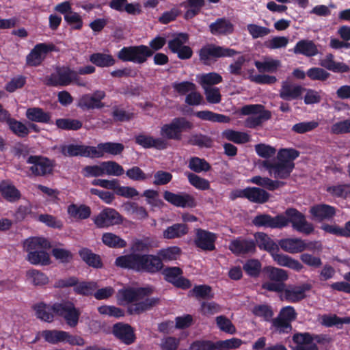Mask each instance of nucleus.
Segmentation results:
<instances>
[{"label": "nucleus", "mask_w": 350, "mask_h": 350, "mask_svg": "<svg viewBox=\"0 0 350 350\" xmlns=\"http://www.w3.org/2000/svg\"><path fill=\"white\" fill-rule=\"evenodd\" d=\"M152 292L150 287L123 288L118 293V301L122 305H129L130 314H140L158 304L159 299L150 296Z\"/></svg>", "instance_id": "obj_1"}, {"label": "nucleus", "mask_w": 350, "mask_h": 350, "mask_svg": "<svg viewBox=\"0 0 350 350\" xmlns=\"http://www.w3.org/2000/svg\"><path fill=\"white\" fill-rule=\"evenodd\" d=\"M298 156L299 152L295 149L282 148L278 152L277 161L264 160L259 163V166L267 170L274 178L284 179L290 176L295 166L293 161Z\"/></svg>", "instance_id": "obj_2"}, {"label": "nucleus", "mask_w": 350, "mask_h": 350, "mask_svg": "<svg viewBox=\"0 0 350 350\" xmlns=\"http://www.w3.org/2000/svg\"><path fill=\"white\" fill-rule=\"evenodd\" d=\"M116 265L123 268L137 271L157 272L162 268L163 264L159 256L132 254L120 256L116 260Z\"/></svg>", "instance_id": "obj_3"}, {"label": "nucleus", "mask_w": 350, "mask_h": 350, "mask_svg": "<svg viewBox=\"0 0 350 350\" xmlns=\"http://www.w3.org/2000/svg\"><path fill=\"white\" fill-rule=\"evenodd\" d=\"M51 247L49 241L43 237H31L23 243L24 250L28 252L27 260L33 265H47L51 262L49 254L44 251Z\"/></svg>", "instance_id": "obj_4"}, {"label": "nucleus", "mask_w": 350, "mask_h": 350, "mask_svg": "<svg viewBox=\"0 0 350 350\" xmlns=\"http://www.w3.org/2000/svg\"><path fill=\"white\" fill-rule=\"evenodd\" d=\"M263 271L269 280V281L262 283V288L263 289L278 293L284 290L285 285L284 282L288 278V275L286 270L273 266H267L264 267Z\"/></svg>", "instance_id": "obj_5"}, {"label": "nucleus", "mask_w": 350, "mask_h": 350, "mask_svg": "<svg viewBox=\"0 0 350 350\" xmlns=\"http://www.w3.org/2000/svg\"><path fill=\"white\" fill-rule=\"evenodd\" d=\"M237 113L241 115L250 116L244 123L245 126L247 128H255L271 118L270 112L265 110L261 105H245Z\"/></svg>", "instance_id": "obj_6"}, {"label": "nucleus", "mask_w": 350, "mask_h": 350, "mask_svg": "<svg viewBox=\"0 0 350 350\" xmlns=\"http://www.w3.org/2000/svg\"><path fill=\"white\" fill-rule=\"evenodd\" d=\"M193 124L189 121L183 118H174L171 122L165 124L161 126L160 135L167 141V139L180 140L181 133L191 129Z\"/></svg>", "instance_id": "obj_7"}, {"label": "nucleus", "mask_w": 350, "mask_h": 350, "mask_svg": "<svg viewBox=\"0 0 350 350\" xmlns=\"http://www.w3.org/2000/svg\"><path fill=\"white\" fill-rule=\"evenodd\" d=\"M153 54L151 49L145 45L123 47L118 53V57L123 62L142 64Z\"/></svg>", "instance_id": "obj_8"}, {"label": "nucleus", "mask_w": 350, "mask_h": 350, "mask_svg": "<svg viewBox=\"0 0 350 350\" xmlns=\"http://www.w3.org/2000/svg\"><path fill=\"white\" fill-rule=\"evenodd\" d=\"M53 312L63 317L68 325L75 327L77 325L81 315L80 310L70 301L53 304Z\"/></svg>", "instance_id": "obj_9"}, {"label": "nucleus", "mask_w": 350, "mask_h": 350, "mask_svg": "<svg viewBox=\"0 0 350 350\" xmlns=\"http://www.w3.org/2000/svg\"><path fill=\"white\" fill-rule=\"evenodd\" d=\"M281 215L284 216L297 231L309 234L314 230L312 224L308 222L304 215L295 208H288Z\"/></svg>", "instance_id": "obj_10"}, {"label": "nucleus", "mask_w": 350, "mask_h": 350, "mask_svg": "<svg viewBox=\"0 0 350 350\" xmlns=\"http://www.w3.org/2000/svg\"><path fill=\"white\" fill-rule=\"evenodd\" d=\"M77 79V72L68 67L58 68L46 79V84L52 86H66Z\"/></svg>", "instance_id": "obj_11"}, {"label": "nucleus", "mask_w": 350, "mask_h": 350, "mask_svg": "<svg viewBox=\"0 0 350 350\" xmlns=\"http://www.w3.org/2000/svg\"><path fill=\"white\" fill-rule=\"evenodd\" d=\"M77 281L75 278L61 279L55 282V287L63 288L75 286L74 291L83 295H92L97 288V284L94 282H82L77 284Z\"/></svg>", "instance_id": "obj_12"}, {"label": "nucleus", "mask_w": 350, "mask_h": 350, "mask_svg": "<svg viewBox=\"0 0 350 350\" xmlns=\"http://www.w3.org/2000/svg\"><path fill=\"white\" fill-rule=\"evenodd\" d=\"M235 54H237V51L233 49L210 44L200 50V57L205 64H208L209 61L213 58L232 57Z\"/></svg>", "instance_id": "obj_13"}, {"label": "nucleus", "mask_w": 350, "mask_h": 350, "mask_svg": "<svg viewBox=\"0 0 350 350\" xmlns=\"http://www.w3.org/2000/svg\"><path fill=\"white\" fill-rule=\"evenodd\" d=\"M123 221L120 214L113 208L103 209L94 219L95 224L99 228H107L118 225Z\"/></svg>", "instance_id": "obj_14"}, {"label": "nucleus", "mask_w": 350, "mask_h": 350, "mask_svg": "<svg viewBox=\"0 0 350 350\" xmlns=\"http://www.w3.org/2000/svg\"><path fill=\"white\" fill-rule=\"evenodd\" d=\"M53 44L40 43L36 44L26 57L27 64L31 66L40 65L48 53L54 51Z\"/></svg>", "instance_id": "obj_15"}, {"label": "nucleus", "mask_w": 350, "mask_h": 350, "mask_svg": "<svg viewBox=\"0 0 350 350\" xmlns=\"http://www.w3.org/2000/svg\"><path fill=\"white\" fill-rule=\"evenodd\" d=\"M188 40L186 33H179L168 42L170 49L174 53H177L180 59H189L191 57L192 51L190 47L185 44Z\"/></svg>", "instance_id": "obj_16"}, {"label": "nucleus", "mask_w": 350, "mask_h": 350, "mask_svg": "<svg viewBox=\"0 0 350 350\" xmlns=\"http://www.w3.org/2000/svg\"><path fill=\"white\" fill-rule=\"evenodd\" d=\"M105 97V92L96 90L93 94L83 95L79 100L78 107L83 110L92 109H100L105 106L102 100Z\"/></svg>", "instance_id": "obj_17"}, {"label": "nucleus", "mask_w": 350, "mask_h": 350, "mask_svg": "<svg viewBox=\"0 0 350 350\" xmlns=\"http://www.w3.org/2000/svg\"><path fill=\"white\" fill-rule=\"evenodd\" d=\"M253 224L256 226H263L271 228H282L288 226L287 219L280 215L271 217L269 215L262 214L256 216L253 219Z\"/></svg>", "instance_id": "obj_18"}, {"label": "nucleus", "mask_w": 350, "mask_h": 350, "mask_svg": "<svg viewBox=\"0 0 350 350\" xmlns=\"http://www.w3.org/2000/svg\"><path fill=\"white\" fill-rule=\"evenodd\" d=\"M27 163L32 164L30 171L36 176H44L50 174L53 170L51 161L45 157L31 156L28 158Z\"/></svg>", "instance_id": "obj_19"}, {"label": "nucleus", "mask_w": 350, "mask_h": 350, "mask_svg": "<svg viewBox=\"0 0 350 350\" xmlns=\"http://www.w3.org/2000/svg\"><path fill=\"white\" fill-rule=\"evenodd\" d=\"M164 199L169 203L178 207H193L196 206L194 198L187 193H174L165 191L163 193Z\"/></svg>", "instance_id": "obj_20"}, {"label": "nucleus", "mask_w": 350, "mask_h": 350, "mask_svg": "<svg viewBox=\"0 0 350 350\" xmlns=\"http://www.w3.org/2000/svg\"><path fill=\"white\" fill-rule=\"evenodd\" d=\"M163 274L167 281L178 288L187 289L191 286L189 280L181 276L182 271L178 267L167 268Z\"/></svg>", "instance_id": "obj_21"}, {"label": "nucleus", "mask_w": 350, "mask_h": 350, "mask_svg": "<svg viewBox=\"0 0 350 350\" xmlns=\"http://www.w3.org/2000/svg\"><path fill=\"white\" fill-rule=\"evenodd\" d=\"M135 142L144 148H156L163 150L167 148V141L160 137H154L151 135L141 134L135 137Z\"/></svg>", "instance_id": "obj_22"}, {"label": "nucleus", "mask_w": 350, "mask_h": 350, "mask_svg": "<svg viewBox=\"0 0 350 350\" xmlns=\"http://www.w3.org/2000/svg\"><path fill=\"white\" fill-rule=\"evenodd\" d=\"M278 245L282 250L290 254H296L303 252L310 246L304 241L298 238H287L281 239Z\"/></svg>", "instance_id": "obj_23"}, {"label": "nucleus", "mask_w": 350, "mask_h": 350, "mask_svg": "<svg viewBox=\"0 0 350 350\" xmlns=\"http://www.w3.org/2000/svg\"><path fill=\"white\" fill-rule=\"evenodd\" d=\"M209 29L215 36H226L234 32V26L230 20L226 18H217L209 25Z\"/></svg>", "instance_id": "obj_24"}, {"label": "nucleus", "mask_w": 350, "mask_h": 350, "mask_svg": "<svg viewBox=\"0 0 350 350\" xmlns=\"http://www.w3.org/2000/svg\"><path fill=\"white\" fill-rule=\"evenodd\" d=\"M216 235L212 232L198 230L195 239L196 245L203 250L211 251L215 249Z\"/></svg>", "instance_id": "obj_25"}, {"label": "nucleus", "mask_w": 350, "mask_h": 350, "mask_svg": "<svg viewBox=\"0 0 350 350\" xmlns=\"http://www.w3.org/2000/svg\"><path fill=\"white\" fill-rule=\"evenodd\" d=\"M113 334L127 345L131 344L135 340L133 330L128 324L122 323L115 324L113 327Z\"/></svg>", "instance_id": "obj_26"}, {"label": "nucleus", "mask_w": 350, "mask_h": 350, "mask_svg": "<svg viewBox=\"0 0 350 350\" xmlns=\"http://www.w3.org/2000/svg\"><path fill=\"white\" fill-rule=\"evenodd\" d=\"M229 249L235 254L254 253L256 251V245L252 241L237 239L230 242Z\"/></svg>", "instance_id": "obj_27"}, {"label": "nucleus", "mask_w": 350, "mask_h": 350, "mask_svg": "<svg viewBox=\"0 0 350 350\" xmlns=\"http://www.w3.org/2000/svg\"><path fill=\"white\" fill-rule=\"evenodd\" d=\"M322 67L334 72H347L350 70L349 66L342 62H336L332 53H327L319 60Z\"/></svg>", "instance_id": "obj_28"}, {"label": "nucleus", "mask_w": 350, "mask_h": 350, "mask_svg": "<svg viewBox=\"0 0 350 350\" xmlns=\"http://www.w3.org/2000/svg\"><path fill=\"white\" fill-rule=\"evenodd\" d=\"M303 90L301 86L285 81L282 83L280 96L284 100H291L298 98L301 94Z\"/></svg>", "instance_id": "obj_29"}, {"label": "nucleus", "mask_w": 350, "mask_h": 350, "mask_svg": "<svg viewBox=\"0 0 350 350\" xmlns=\"http://www.w3.org/2000/svg\"><path fill=\"white\" fill-rule=\"evenodd\" d=\"M271 257L279 266L285 267L295 271H300L303 269V265L297 260L288 255L275 252L274 254H272Z\"/></svg>", "instance_id": "obj_30"}, {"label": "nucleus", "mask_w": 350, "mask_h": 350, "mask_svg": "<svg viewBox=\"0 0 350 350\" xmlns=\"http://www.w3.org/2000/svg\"><path fill=\"white\" fill-rule=\"evenodd\" d=\"M254 237L256 244L260 250L268 252L271 256L275 252H278V245L267 234L263 232H257L255 234Z\"/></svg>", "instance_id": "obj_31"}, {"label": "nucleus", "mask_w": 350, "mask_h": 350, "mask_svg": "<svg viewBox=\"0 0 350 350\" xmlns=\"http://www.w3.org/2000/svg\"><path fill=\"white\" fill-rule=\"evenodd\" d=\"M295 54H301L307 57L314 56L318 54V49L313 41L310 40H301L299 41L293 48Z\"/></svg>", "instance_id": "obj_32"}, {"label": "nucleus", "mask_w": 350, "mask_h": 350, "mask_svg": "<svg viewBox=\"0 0 350 350\" xmlns=\"http://www.w3.org/2000/svg\"><path fill=\"white\" fill-rule=\"evenodd\" d=\"M310 213L314 219L322 221L332 218L335 215V209L327 204H319L311 207Z\"/></svg>", "instance_id": "obj_33"}, {"label": "nucleus", "mask_w": 350, "mask_h": 350, "mask_svg": "<svg viewBox=\"0 0 350 350\" xmlns=\"http://www.w3.org/2000/svg\"><path fill=\"white\" fill-rule=\"evenodd\" d=\"M25 116L26 118L31 122L45 124L51 123V113L44 111L42 109L39 107H31L27 109Z\"/></svg>", "instance_id": "obj_34"}, {"label": "nucleus", "mask_w": 350, "mask_h": 350, "mask_svg": "<svg viewBox=\"0 0 350 350\" xmlns=\"http://www.w3.org/2000/svg\"><path fill=\"white\" fill-rule=\"evenodd\" d=\"M0 192L1 196L10 202H14L21 198L20 191L10 181L3 180L1 182Z\"/></svg>", "instance_id": "obj_35"}, {"label": "nucleus", "mask_w": 350, "mask_h": 350, "mask_svg": "<svg viewBox=\"0 0 350 350\" xmlns=\"http://www.w3.org/2000/svg\"><path fill=\"white\" fill-rule=\"evenodd\" d=\"M293 341L297 344L295 350H319L317 346L312 343V338L308 333L295 334Z\"/></svg>", "instance_id": "obj_36"}, {"label": "nucleus", "mask_w": 350, "mask_h": 350, "mask_svg": "<svg viewBox=\"0 0 350 350\" xmlns=\"http://www.w3.org/2000/svg\"><path fill=\"white\" fill-rule=\"evenodd\" d=\"M309 289L310 286L308 284L292 286L284 290V297L288 301L296 302L304 299L306 291Z\"/></svg>", "instance_id": "obj_37"}, {"label": "nucleus", "mask_w": 350, "mask_h": 350, "mask_svg": "<svg viewBox=\"0 0 350 350\" xmlns=\"http://www.w3.org/2000/svg\"><path fill=\"white\" fill-rule=\"evenodd\" d=\"M280 62L269 57H265L262 60L256 61L254 65L260 72H275L280 66Z\"/></svg>", "instance_id": "obj_38"}, {"label": "nucleus", "mask_w": 350, "mask_h": 350, "mask_svg": "<svg viewBox=\"0 0 350 350\" xmlns=\"http://www.w3.org/2000/svg\"><path fill=\"white\" fill-rule=\"evenodd\" d=\"M90 61L99 67H109L116 63V60L112 55L101 53H96L91 55Z\"/></svg>", "instance_id": "obj_39"}, {"label": "nucleus", "mask_w": 350, "mask_h": 350, "mask_svg": "<svg viewBox=\"0 0 350 350\" xmlns=\"http://www.w3.org/2000/svg\"><path fill=\"white\" fill-rule=\"evenodd\" d=\"M187 232L188 228L185 224H176L166 228L163 232V237L164 239H172L180 237Z\"/></svg>", "instance_id": "obj_40"}, {"label": "nucleus", "mask_w": 350, "mask_h": 350, "mask_svg": "<svg viewBox=\"0 0 350 350\" xmlns=\"http://www.w3.org/2000/svg\"><path fill=\"white\" fill-rule=\"evenodd\" d=\"M34 310L37 317L46 322H51L53 319V305L49 306L40 303L34 306Z\"/></svg>", "instance_id": "obj_41"}, {"label": "nucleus", "mask_w": 350, "mask_h": 350, "mask_svg": "<svg viewBox=\"0 0 350 350\" xmlns=\"http://www.w3.org/2000/svg\"><path fill=\"white\" fill-rule=\"evenodd\" d=\"M269 194L258 187H247V199L256 203H264L268 200Z\"/></svg>", "instance_id": "obj_42"}, {"label": "nucleus", "mask_w": 350, "mask_h": 350, "mask_svg": "<svg viewBox=\"0 0 350 350\" xmlns=\"http://www.w3.org/2000/svg\"><path fill=\"white\" fill-rule=\"evenodd\" d=\"M41 336L44 340L51 344L65 342L66 332L62 330H45L42 332Z\"/></svg>", "instance_id": "obj_43"}, {"label": "nucleus", "mask_w": 350, "mask_h": 350, "mask_svg": "<svg viewBox=\"0 0 350 350\" xmlns=\"http://www.w3.org/2000/svg\"><path fill=\"white\" fill-rule=\"evenodd\" d=\"M222 137L237 144H244L250 141V136L246 133L231 129L224 131Z\"/></svg>", "instance_id": "obj_44"}, {"label": "nucleus", "mask_w": 350, "mask_h": 350, "mask_svg": "<svg viewBox=\"0 0 350 350\" xmlns=\"http://www.w3.org/2000/svg\"><path fill=\"white\" fill-rule=\"evenodd\" d=\"M27 281L35 286H41L46 284L49 282V278L43 273L31 269L26 273Z\"/></svg>", "instance_id": "obj_45"}, {"label": "nucleus", "mask_w": 350, "mask_h": 350, "mask_svg": "<svg viewBox=\"0 0 350 350\" xmlns=\"http://www.w3.org/2000/svg\"><path fill=\"white\" fill-rule=\"evenodd\" d=\"M198 79L203 88L212 87L213 85L218 84L222 81L221 76L216 72L202 74L198 76Z\"/></svg>", "instance_id": "obj_46"}, {"label": "nucleus", "mask_w": 350, "mask_h": 350, "mask_svg": "<svg viewBox=\"0 0 350 350\" xmlns=\"http://www.w3.org/2000/svg\"><path fill=\"white\" fill-rule=\"evenodd\" d=\"M124 210L130 215H133L138 219H143L148 217V214L146 208L139 206L135 202H127L124 205Z\"/></svg>", "instance_id": "obj_47"}, {"label": "nucleus", "mask_w": 350, "mask_h": 350, "mask_svg": "<svg viewBox=\"0 0 350 350\" xmlns=\"http://www.w3.org/2000/svg\"><path fill=\"white\" fill-rule=\"evenodd\" d=\"M7 123L10 129L18 137H26L29 133V128L25 124L15 119L9 118Z\"/></svg>", "instance_id": "obj_48"}, {"label": "nucleus", "mask_w": 350, "mask_h": 350, "mask_svg": "<svg viewBox=\"0 0 350 350\" xmlns=\"http://www.w3.org/2000/svg\"><path fill=\"white\" fill-rule=\"evenodd\" d=\"M250 181L271 191H273L282 185L281 182L273 180L267 177H261L259 176L252 177Z\"/></svg>", "instance_id": "obj_49"}, {"label": "nucleus", "mask_w": 350, "mask_h": 350, "mask_svg": "<svg viewBox=\"0 0 350 350\" xmlns=\"http://www.w3.org/2000/svg\"><path fill=\"white\" fill-rule=\"evenodd\" d=\"M90 209L86 206L71 204L68 207V213L77 219H86L90 215Z\"/></svg>", "instance_id": "obj_50"}, {"label": "nucleus", "mask_w": 350, "mask_h": 350, "mask_svg": "<svg viewBox=\"0 0 350 350\" xmlns=\"http://www.w3.org/2000/svg\"><path fill=\"white\" fill-rule=\"evenodd\" d=\"M104 175L120 176L124 172V168L113 161H103Z\"/></svg>", "instance_id": "obj_51"}, {"label": "nucleus", "mask_w": 350, "mask_h": 350, "mask_svg": "<svg viewBox=\"0 0 350 350\" xmlns=\"http://www.w3.org/2000/svg\"><path fill=\"white\" fill-rule=\"evenodd\" d=\"M242 343V340L237 338L220 340L216 343H213L214 348L213 350H230V349H236L239 347Z\"/></svg>", "instance_id": "obj_52"}, {"label": "nucleus", "mask_w": 350, "mask_h": 350, "mask_svg": "<svg viewBox=\"0 0 350 350\" xmlns=\"http://www.w3.org/2000/svg\"><path fill=\"white\" fill-rule=\"evenodd\" d=\"M103 243L110 247H123L126 245V241L115 234L107 232L102 237Z\"/></svg>", "instance_id": "obj_53"}, {"label": "nucleus", "mask_w": 350, "mask_h": 350, "mask_svg": "<svg viewBox=\"0 0 350 350\" xmlns=\"http://www.w3.org/2000/svg\"><path fill=\"white\" fill-rule=\"evenodd\" d=\"M247 30L253 39L265 37L271 32L270 29L254 23L248 24Z\"/></svg>", "instance_id": "obj_54"}, {"label": "nucleus", "mask_w": 350, "mask_h": 350, "mask_svg": "<svg viewBox=\"0 0 350 350\" xmlns=\"http://www.w3.org/2000/svg\"><path fill=\"white\" fill-rule=\"evenodd\" d=\"M185 174L187 176L189 183L196 189L206 190L209 188L210 184L207 180L193 173L187 172Z\"/></svg>", "instance_id": "obj_55"}, {"label": "nucleus", "mask_w": 350, "mask_h": 350, "mask_svg": "<svg viewBox=\"0 0 350 350\" xmlns=\"http://www.w3.org/2000/svg\"><path fill=\"white\" fill-rule=\"evenodd\" d=\"M322 324L327 326L331 327L333 325L339 326L344 323L347 324L350 323L349 317L340 318L335 314L324 315L321 318Z\"/></svg>", "instance_id": "obj_56"}, {"label": "nucleus", "mask_w": 350, "mask_h": 350, "mask_svg": "<svg viewBox=\"0 0 350 350\" xmlns=\"http://www.w3.org/2000/svg\"><path fill=\"white\" fill-rule=\"evenodd\" d=\"M189 167L195 172L200 173L202 172L208 171L211 166L204 159L198 157H193L189 161Z\"/></svg>", "instance_id": "obj_57"}, {"label": "nucleus", "mask_w": 350, "mask_h": 350, "mask_svg": "<svg viewBox=\"0 0 350 350\" xmlns=\"http://www.w3.org/2000/svg\"><path fill=\"white\" fill-rule=\"evenodd\" d=\"M261 263L257 259H250L243 265V269L251 277H256L261 270Z\"/></svg>", "instance_id": "obj_58"}, {"label": "nucleus", "mask_w": 350, "mask_h": 350, "mask_svg": "<svg viewBox=\"0 0 350 350\" xmlns=\"http://www.w3.org/2000/svg\"><path fill=\"white\" fill-rule=\"evenodd\" d=\"M81 258L89 265L94 267H100L101 266L100 257L92 253L88 249H82L79 252Z\"/></svg>", "instance_id": "obj_59"}, {"label": "nucleus", "mask_w": 350, "mask_h": 350, "mask_svg": "<svg viewBox=\"0 0 350 350\" xmlns=\"http://www.w3.org/2000/svg\"><path fill=\"white\" fill-rule=\"evenodd\" d=\"M216 323L219 329L222 332L230 334L236 332V328L230 320L223 315L216 317Z\"/></svg>", "instance_id": "obj_60"}, {"label": "nucleus", "mask_w": 350, "mask_h": 350, "mask_svg": "<svg viewBox=\"0 0 350 350\" xmlns=\"http://www.w3.org/2000/svg\"><path fill=\"white\" fill-rule=\"evenodd\" d=\"M58 128L66 130H77L82 126V123L77 120L61 118L56 120Z\"/></svg>", "instance_id": "obj_61"}, {"label": "nucleus", "mask_w": 350, "mask_h": 350, "mask_svg": "<svg viewBox=\"0 0 350 350\" xmlns=\"http://www.w3.org/2000/svg\"><path fill=\"white\" fill-rule=\"evenodd\" d=\"M84 146L82 145H66L61 147V152L66 157H83Z\"/></svg>", "instance_id": "obj_62"}, {"label": "nucleus", "mask_w": 350, "mask_h": 350, "mask_svg": "<svg viewBox=\"0 0 350 350\" xmlns=\"http://www.w3.org/2000/svg\"><path fill=\"white\" fill-rule=\"evenodd\" d=\"M288 43V38L284 36H275L267 40L265 46L269 49L285 48Z\"/></svg>", "instance_id": "obj_63"}, {"label": "nucleus", "mask_w": 350, "mask_h": 350, "mask_svg": "<svg viewBox=\"0 0 350 350\" xmlns=\"http://www.w3.org/2000/svg\"><path fill=\"white\" fill-rule=\"evenodd\" d=\"M254 148L256 154L259 157L265 159L271 158L276 153V150L274 147L265 144H256Z\"/></svg>", "instance_id": "obj_64"}]
</instances>
